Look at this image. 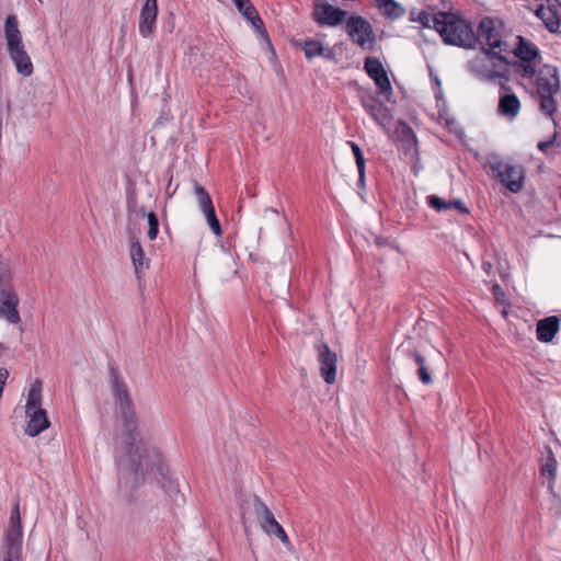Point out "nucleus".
Returning <instances> with one entry per match:
<instances>
[{
	"instance_id": "nucleus-25",
	"label": "nucleus",
	"mask_w": 561,
	"mask_h": 561,
	"mask_svg": "<svg viewBox=\"0 0 561 561\" xmlns=\"http://www.w3.org/2000/svg\"><path fill=\"white\" fill-rule=\"evenodd\" d=\"M236 7L254 27L260 30L263 26L262 19L259 16L256 9L249 0H240L236 3Z\"/></svg>"
},
{
	"instance_id": "nucleus-36",
	"label": "nucleus",
	"mask_w": 561,
	"mask_h": 561,
	"mask_svg": "<svg viewBox=\"0 0 561 561\" xmlns=\"http://www.w3.org/2000/svg\"><path fill=\"white\" fill-rule=\"evenodd\" d=\"M147 219H148V225H149V229H148V238L150 240H154L158 236V232H159V220H158V217L157 215L153 213V211H150L147 214Z\"/></svg>"
},
{
	"instance_id": "nucleus-31",
	"label": "nucleus",
	"mask_w": 561,
	"mask_h": 561,
	"mask_svg": "<svg viewBox=\"0 0 561 561\" xmlns=\"http://www.w3.org/2000/svg\"><path fill=\"white\" fill-rule=\"evenodd\" d=\"M194 193L197 199L198 207L202 211H205L214 206L210 195L201 184H194Z\"/></svg>"
},
{
	"instance_id": "nucleus-7",
	"label": "nucleus",
	"mask_w": 561,
	"mask_h": 561,
	"mask_svg": "<svg viewBox=\"0 0 561 561\" xmlns=\"http://www.w3.org/2000/svg\"><path fill=\"white\" fill-rule=\"evenodd\" d=\"M488 59L492 58L483 53L482 56H476L468 62V70L481 81L495 82L499 79L501 89L510 91L511 88L506 84L510 81L508 69H499L495 62L490 64Z\"/></svg>"
},
{
	"instance_id": "nucleus-33",
	"label": "nucleus",
	"mask_w": 561,
	"mask_h": 561,
	"mask_svg": "<svg viewBox=\"0 0 561 561\" xmlns=\"http://www.w3.org/2000/svg\"><path fill=\"white\" fill-rule=\"evenodd\" d=\"M378 8L390 19L401 18L405 13L404 8L394 0H391L389 3L385 2V4L378 5Z\"/></svg>"
},
{
	"instance_id": "nucleus-35",
	"label": "nucleus",
	"mask_w": 561,
	"mask_h": 561,
	"mask_svg": "<svg viewBox=\"0 0 561 561\" xmlns=\"http://www.w3.org/2000/svg\"><path fill=\"white\" fill-rule=\"evenodd\" d=\"M401 140L407 144V150H410L416 145V137L411 127L403 124L401 128Z\"/></svg>"
},
{
	"instance_id": "nucleus-23",
	"label": "nucleus",
	"mask_w": 561,
	"mask_h": 561,
	"mask_svg": "<svg viewBox=\"0 0 561 561\" xmlns=\"http://www.w3.org/2000/svg\"><path fill=\"white\" fill-rule=\"evenodd\" d=\"M4 38L7 42V48L23 44L22 34L19 30L18 18L14 14H10L5 18Z\"/></svg>"
},
{
	"instance_id": "nucleus-32",
	"label": "nucleus",
	"mask_w": 561,
	"mask_h": 561,
	"mask_svg": "<svg viewBox=\"0 0 561 561\" xmlns=\"http://www.w3.org/2000/svg\"><path fill=\"white\" fill-rule=\"evenodd\" d=\"M300 47L304 50L306 58L308 59H312L324 53L323 45L319 41L314 39L305 41L300 44Z\"/></svg>"
},
{
	"instance_id": "nucleus-29",
	"label": "nucleus",
	"mask_w": 561,
	"mask_h": 561,
	"mask_svg": "<svg viewBox=\"0 0 561 561\" xmlns=\"http://www.w3.org/2000/svg\"><path fill=\"white\" fill-rule=\"evenodd\" d=\"M411 21L419 22L424 27H434L436 31H438V23L442 22V19L439 16V12L435 14H430L426 11H421L416 14L414 12H411Z\"/></svg>"
},
{
	"instance_id": "nucleus-16",
	"label": "nucleus",
	"mask_w": 561,
	"mask_h": 561,
	"mask_svg": "<svg viewBox=\"0 0 561 561\" xmlns=\"http://www.w3.org/2000/svg\"><path fill=\"white\" fill-rule=\"evenodd\" d=\"M314 20L320 25L335 26L343 22L346 11L334 8L329 3L316 4L313 11Z\"/></svg>"
},
{
	"instance_id": "nucleus-27",
	"label": "nucleus",
	"mask_w": 561,
	"mask_h": 561,
	"mask_svg": "<svg viewBox=\"0 0 561 561\" xmlns=\"http://www.w3.org/2000/svg\"><path fill=\"white\" fill-rule=\"evenodd\" d=\"M42 383L39 380L33 382L28 389L25 412L42 409Z\"/></svg>"
},
{
	"instance_id": "nucleus-10",
	"label": "nucleus",
	"mask_w": 561,
	"mask_h": 561,
	"mask_svg": "<svg viewBox=\"0 0 561 561\" xmlns=\"http://www.w3.org/2000/svg\"><path fill=\"white\" fill-rule=\"evenodd\" d=\"M346 33L351 39L362 48L373 43L374 31L371 24L360 15H352L346 22Z\"/></svg>"
},
{
	"instance_id": "nucleus-18",
	"label": "nucleus",
	"mask_w": 561,
	"mask_h": 561,
	"mask_svg": "<svg viewBox=\"0 0 561 561\" xmlns=\"http://www.w3.org/2000/svg\"><path fill=\"white\" fill-rule=\"evenodd\" d=\"M7 49L18 73L23 77H30L33 73L34 68L31 57L25 50L24 44L8 47Z\"/></svg>"
},
{
	"instance_id": "nucleus-38",
	"label": "nucleus",
	"mask_w": 561,
	"mask_h": 561,
	"mask_svg": "<svg viewBox=\"0 0 561 561\" xmlns=\"http://www.w3.org/2000/svg\"><path fill=\"white\" fill-rule=\"evenodd\" d=\"M557 137H558V133L554 131L552 137L549 140L539 141L538 145H537V148L541 152H547V150L554 145Z\"/></svg>"
},
{
	"instance_id": "nucleus-8",
	"label": "nucleus",
	"mask_w": 561,
	"mask_h": 561,
	"mask_svg": "<svg viewBox=\"0 0 561 561\" xmlns=\"http://www.w3.org/2000/svg\"><path fill=\"white\" fill-rule=\"evenodd\" d=\"M19 296L8 280L0 278V317L11 324H18L21 317L18 310Z\"/></svg>"
},
{
	"instance_id": "nucleus-24",
	"label": "nucleus",
	"mask_w": 561,
	"mask_h": 561,
	"mask_svg": "<svg viewBox=\"0 0 561 561\" xmlns=\"http://www.w3.org/2000/svg\"><path fill=\"white\" fill-rule=\"evenodd\" d=\"M428 205L434 208L437 211L447 210L450 208L457 209L461 214H468L469 210L465 206L461 199H455V201H445L436 195H430L427 197Z\"/></svg>"
},
{
	"instance_id": "nucleus-40",
	"label": "nucleus",
	"mask_w": 561,
	"mask_h": 561,
	"mask_svg": "<svg viewBox=\"0 0 561 561\" xmlns=\"http://www.w3.org/2000/svg\"><path fill=\"white\" fill-rule=\"evenodd\" d=\"M354 158H355L357 170L365 169V158H364L363 151L359 153V156H355Z\"/></svg>"
},
{
	"instance_id": "nucleus-39",
	"label": "nucleus",
	"mask_w": 561,
	"mask_h": 561,
	"mask_svg": "<svg viewBox=\"0 0 561 561\" xmlns=\"http://www.w3.org/2000/svg\"><path fill=\"white\" fill-rule=\"evenodd\" d=\"M323 51L320 56L325 58V59H329V60H333L335 59V53L332 48H329V47H323Z\"/></svg>"
},
{
	"instance_id": "nucleus-12",
	"label": "nucleus",
	"mask_w": 561,
	"mask_h": 561,
	"mask_svg": "<svg viewBox=\"0 0 561 561\" xmlns=\"http://www.w3.org/2000/svg\"><path fill=\"white\" fill-rule=\"evenodd\" d=\"M317 353L321 377L324 379L327 383H334L336 379V353L331 351L327 343L318 344Z\"/></svg>"
},
{
	"instance_id": "nucleus-26",
	"label": "nucleus",
	"mask_w": 561,
	"mask_h": 561,
	"mask_svg": "<svg viewBox=\"0 0 561 561\" xmlns=\"http://www.w3.org/2000/svg\"><path fill=\"white\" fill-rule=\"evenodd\" d=\"M518 60H536L539 57L538 48L524 37L518 36V46L515 50Z\"/></svg>"
},
{
	"instance_id": "nucleus-9",
	"label": "nucleus",
	"mask_w": 561,
	"mask_h": 561,
	"mask_svg": "<svg viewBox=\"0 0 561 561\" xmlns=\"http://www.w3.org/2000/svg\"><path fill=\"white\" fill-rule=\"evenodd\" d=\"M360 105L365 112L381 127L386 128L392 119L390 110L370 92L359 94Z\"/></svg>"
},
{
	"instance_id": "nucleus-2",
	"label": "nucleus",
	"mask_w": 561,
	"mask_h": 561,
	"mask_svg": "<svg viewBox=\"0 0 561 561\" xmlns=\"http://www.w3.org/2000/svg\"><path fill=\"white\" fill-rule=\"evenodd\" d=\"M442 22L438 23V34L447 45L466 49L476 48V33L471 25L458 14L439 12Z\"/></svg>"
},
{
	"instance_id": "nucleus-37",
	"label": "nucleus",
	"mask_w": 561,
	"mask_h": 561,
	"mask_svg": "<svg viewBox=\"0 0 561 561\" xmlns=\"http://www.w3.org/2000/svg\"><path fill=\"white\" fill-rule=\"evenodd\" d=\"M271 536L277 537L289 551L293 550V545L282 525Z\"/></svg>"
},
{
	"instance_id": "nucleus-13",
	"label": "nucleus",
	"mask_w": 561,
	"mask_h": 561,
	"mask_svg": "<svg viewBox=\"0 0 561 561\" xmlns=\"http://www.w3.org/2000/svg\"><path fill=\"white\" fill-rule=\"evenodd\" d=\"M535 14L545 23L547 30L557 33L561 23V3L558 0H547L540 4Z\"/></svg>"
},
{
	"instance_id": "nucleus-20",
	"label": "nucleus",
	"mask_w": 561,
	"mask_h": 561,
	"mask_svg": "<svg viewBox=\"0 0 561 561\" xmlns=\"http://www.w3.org/2000/svg\"><path fill=\"white\" fill-rule=\"evenodd\" d=\"M560 327V320L556 316L541 319L537 323L536 334L540 342H551Z\"/></svg>"
},
{
	"instance_id": "nucleus-4",
	"label": "nucleus",
	"mask_w": 561,
	"mask_h": 561,
	"mask_svg": "<svg viewBox=\"0 0 561 561\" xmlns=\"http://www.w3.org/2000/svg\"><path fill=\"white\" fill-rule=\"evenodd\" d=\"M479 44L482 53L505 65H510L507 55L512 51L508 44L502 39L496 23L491 18H483L476 33V45Z\"/></svg>"
},
{
	"instance_id": "nucleus-45",
	"label": "nucleus",
	"mask_w": 561,
	"mask_h": 561,
	"mask_svg": "<svg viewBox=\"0 0 561 561\" xmlns=\"http://www.w3.org/2000/svg\"><path fill=\"white\" fill-rule=\"evenodd\" d=\"M500 291H501V287H500V285H494V286H493V293H494L495 295H497Z\"/></svg>"
},
{
	"instance_id": "nucleus-3",
	"label": "nucleus",
	"mask_w": 561,
	"mask_h": 561,
	"mask_svg": "<svg viewBox=\"0 0 561 561\" xmlns=\"http://www.w3.org/2000/svg\"><path fill=\"white\" fill-rule=\"evenodd\" d=\"M560 79L556 67L545 65L540 68L536 79V91L538 96L539 110L542 114L550 117L557 127L554 114L558 111L556 95L560 92Z\"/></svg>"
},
{
	"instance_id": "nucleus-6",
	"label": "nucleus",
	"mask_w": 561,
	"mask_h": 561,
	"mask_svg": "<svg viewBox=\"0 0 561 561\" xmlns=\"http://www.w3.org/2000/svg\"><path fill=\"white\" fill-rule=\"evenodd\" d=\"M22 520L19 500L12 505L11 516L4 533L2 561H22Z\"/></svg>"
},
{
	"instance_id": "nucleus-41",
	"label": "nucleus",
	"mask_w": 561,
	"mask_h": 561,
	"mask_svg": "<svg viewBox=\"0 0 561 561\" xmlns=\"http://www.w3.org/2000/svg\"><path fill=\"white\" fill-rule=\"evenodd\" d=\"M347 144L350 145V147H351V149L353 151L354 157L355 156H359V153L362 152L360 147L356 142H354V141H348Z\"/></svg>"
},
{
	"instance_id": "nucleus-11",
	"label": "nucleus",
	"mask_w": 561,
	"mask_h": 561,
	"mask_svg": "<svg viewBox=\"0 0 561 561\" xmlns=\"http://www.w3.org/2000/svg\"><path fill=\"white\" fill-rule=\"evenodd\" d=\"M364 69L369 78L374 80L379 94L389 100V96L392 94V87L380 60L376 57H367L364 61Z\"/></svg>"
},
{
	"instance_id": "nucleus-43",
	"label": "nucleus",
	"mask_w": 561,
	"mask_h": 561,
	"mask_svg": "<svg viewBox=\"0 0 561 561\" xmlns=\"http://www.w3.org/2000/svg\"><path fill=\"white\" fill-rule=\"evenodd\" d=\"M482 270H483L486 274H490V273H491V270H492V264H491V262L484 261V262L482 263Z\"/></svg>"
},
{
	"instance_id": "nucleus-22",
	"label": "nucleus",
	"mask_w": 561,
	"mask_h": 561,
	"mask_svg": "<svg viewBox=\"0 0 561 561\" xmlns=\"http://www.w3.org/2000/svg\"><path fill=\"white\" fill-rule=\"evenodd\" d=\"M497 111L501 115L514 118L520 111L519 99L514 93L501 95L499 100Z\"/></svg>"
},
{
	"instance_id": "nucleus-46",
	"label": "nucleus",
	"mask_w": 561,
	"mask_h": 561,
	"mask_svg": "<svg viewBox=\"0 0 561 561\" xmlns=\"http://www.w3.org/2000/svg\"><path fill=\"white\" fill-rule=\"evenodd\" d=\"M270 211H271L273 215L277 216V211H276V210L271 209Z\"/></svg>"
},
{
	"instance_id": "nucleus-19",
	"label": "nucleus",
	"mask_w": 561,
	"mask_h": 561,
	"mask_svg": "<svg viewBox=\"0 0 561 561\" xmlns=\"http://www.w3.org/2000/svg\"><path fill=\"white\" fill-rule=\"evenodd\" d=\"M25 413L28 417L25 433L28 436H37L49 426V421L44 409L32 410Z\"/></svg>"
},
{
	"instance_id": "nucleus-5",
	"label": "nucleus",
	"mask_w": 561,
	"mask_h": 561,
	"mask_svg": "<svg viewBox=\"0 0 561 561\" xmlns=\"http://www.w3.org/2000/svg\"><path fill=\"white\" fill-rule=\"evenodd\" d=\"M485 167L512 193H518L524 186L525 170L522 165L504 161L499 154H489Z\"/></svg>"
},
{
	"instance_id": "nucleus-30",
	"label": "nucleus",
	"mask_w": 561,
	"mask_h": 561,
	"mask_svg": "<svg viewBox=\"0 0 561 561\" xmlns=\"http://www.w3.org/2000/svg\"><path fill=\"white\" fill-rule=\"evenodd\" d=\"M513 67L516 73L524 79H533L536 75L535 60H517L513 64Z\"/></svg>"
},
{
	"instance_id": "nucleus-44",
	"label": "nucleus",
	"mask_w": 561,
	"mask_h": 561,
	"mask_svg": "<svg viewBox=\"0 0 561 561\" xmlns=\"http://www.w3.org/2000/svg\"><path fill=\"white\" fill-rule=\"evenodd\" d=\"M376 243H377L379 247H382V245H385V243H386V242H385L380 237H378V238H376Z\"/></svg>"
},
{
	"instance_id": "nucleus-28",
	"label": "nucleus",
	"mask_w": 561,
	"mask_h": 561,
	"mask_svg": "<svg viewBox=\"0 0 561 561\" xmlns=\"http://www.w3.org/2000/svg\"><path fill=\"white\" fill-rule=\"evenodd\" d=\"M558 462L552 450L547 447L546 455L541 460V474L548 477L550 481L556 479Z\"/></svg>"
},
{
	"instance_id": "nucleus-21",
	"label": "nucleus",
	"mask_w": 561,
	"mask_h": 561,
	"mask_svg": "<svg viewBox=\"0 0 561 561\" xmlns=\"http://www.w3.org/2000/svg\"><path fill=\"white\" fill-rule=\"evenodd\" d=\"M129 254L135 268L136 276L140 278V274L145 270L149 268V260L146 259L144 249L136 237L130 238Z\"/></svg>"
},
{
	"instance_id": "nucleus-42",
	"label": "nucleus",
	"mask_w": 561,
	"mask_h": 561,
	"mask_svg": "<svg viewBox=\"0 0 561 561\" xmlns=\"http://www.w3.org/2000/svg\"><path fill=\"white\" fill-rule=\"evenodd\" d=\"M358 185H365V169L358 170Z\"/></svg>"
},
{
	"instance_id": "nucleus-34",
	"label": "nucleus",
	"mask_w": 561,
	"mask_h": 561,
	"mask_svg": "<svg viewBox=\"0 0 561 561\" xmlns=\"http://www.w3.org/2000/svg\"><path fill=\"white\" fill-rule=\"evenodd\" d=\"M204 215H205V218L207 220V224L210 228V230L216 234V236H220L221 234V227H220V224H219V220L216 216V211H215V207H210L208 208L207 210L203 211Z\"/></svg>"
},
{
	"instance_id": "nucleus-15",
	"label": "nucleus",
	"mask_w": 561,
	"mask_h": 561,
	"mask_svg": "<svg viewBox=\"0 0 561 561\" xmlns=\"http://www.w3.org/2000/svg\"><path fill=\"white\" fill-rule=\"evenodd\" d=\"M157 15V0H145L139 15V33L142 37H150L154 33Z\"/></svg>"
},
{
	"instance_id": "nucleus-14",
	"label": "nucleus",
	"mask_w": 561,
	"mask_h": 561,
	"mask_svg": "<svg viewBox=\"0 0 561 561\" xmlns=\"http://www.w3.org/2000/svg\"><path fill=\"white\" fill-rule=\"evenodd\" d=\"M412 358L417 365V376L423 385L432 383L433 379L431 373L437 368V366L442 365L444 362V357L442 353L436 352L432 357L426 358L420 352L412 351Z\"/></svg>"
},
{
	"instance_id": "nucleus-17",
	"label": "nucleus",
	"mask_w": 561,
	"mask_h": 561,
	"mask_svg": "<svg viewBox=\"0 0 561 561\" xmlns=\"http://www.w3.org/2000/svg\"><path fill=\"white\" fill-rule=\"evenodd\" d=\"M253 511L259 519L260 526L266 535H272L280 524L275 519L272 511L259 496L253 497Z\"/></svg>"
},
{
	"instance_id": "nucleus-1",
	"label": "nucleus",
	"mask_w": 561,
	"mask_h": 561,
	"mask_svg": "<svg viewBox=\"0 0 561 561\" xmlns=\"http://www.w3.org/2000/svg\"><path fill=\"white\" fill-rule=\"evenodd\" d=\"M112 394L115 400L117 438L123 451L117 456L118 495L131 501L133 491L147 478H152L162 488L168 479V467L164 465L160 450L141 436L135 404L127 385L121 378L114 365H110Z\"/></svg>"
}]
</instances>
